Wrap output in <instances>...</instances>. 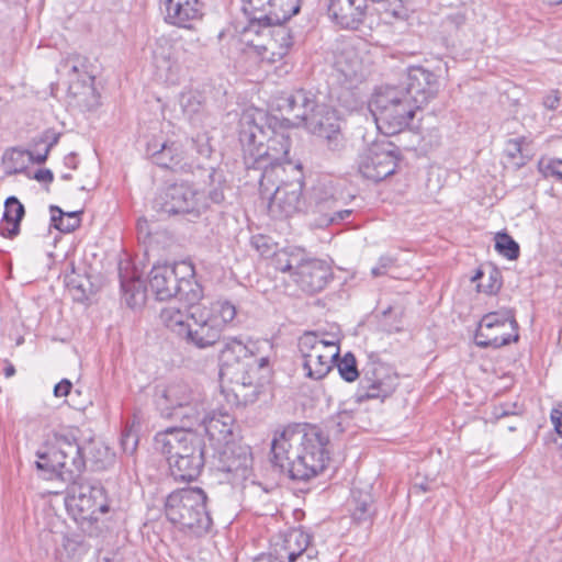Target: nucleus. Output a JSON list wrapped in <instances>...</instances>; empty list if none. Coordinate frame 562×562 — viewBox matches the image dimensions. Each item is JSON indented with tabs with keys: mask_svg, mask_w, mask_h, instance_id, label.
<instances>
[{
	"mask_svg": "<svg viewBox=\"0 0 562 562\" xmlns=\"http://www.w3.org/2000/svg\"><path fill=\"white\" fill-rule=\"evenodd\" d=\"M328 438L315 426H286L271 442L272 462L292 480L308 481L323 472L329 461Z\"/></svg>",
	"mask_w": 562,
	"mask_h": 562,
	"instance_id": "obj_1",
	"label": "nucleus"
},
{
	"mask_svg": "<svg viewBox=\"0 0 562 562\" xmlns=\"http://www.w3.org/2000/svg\"><path fill=\"white\" fill-rule=\"evenodd\" d=\"M261 345L268 341L229 338L221 350L220 375L232 384L238 404L248 405L256 402L270 376L269 357L261 356Z\"/></svg>",
	"mask_w": 562,
	"mask_h": 562,
	"instance_id": "obj_2",
	"label": "nucleus"
},
{
	"mask_svg": "<svg viewBox=\"0 0 562 562\" xmlns=\"http://www.w3.org/2000/svg\"><path fill=\"white\" fill-rule=\"evenodd\" d=\"M266 111L249 108L239 119V143L245 166L283 165L290 162L291 139L274 131Z\"/></svg>",
	"mask_w": 562,
	"mask_h": 562,
	"instance_id": "obj_3",
	"label": "nucleus"
},
{
	"mask_svg": "<svg viewBox=\"0 0 562 562\" xmlns=\"http://www.w3.org/2000/svg\"><path fill=\"white\" fill-rule=\"evenodd\" d=\"M154 447L166 457L176 481L192 482L198 479L205 463V442L200 434L168 428L156 434Z\"/></svg>",
	"mask_w": 562,
	"mask_h": 562,
	"instance_id": "obj_4",
	"label": "nucleus"
},
{
	"mask_svg": "<svg viewBox=\"0 0 562 562\" xmlns=\"http://www.w3.org/2000/svg\"><path fill=\"white\" fill-rule=\"evenodd\" d=\"M79 451V443L76 440L71 441L55 431L43 434L41 447L37 449V481H52L56 486L48 488L37 485L42 495L59 494L64 482L63 470L70 474L83 471Z\"/></svg>",
	"mask_w": 562,
	"mask_h": 562,
	"instance_id": "obj_5",
	"label": "nucleus"
},
{
	"mask_svg": "<svg viewBox=\"0 0 562 562\" xmlns=\"http://www.w3.org/2000/svg\"><path fill=\"white\" fill-rule=\"evenodd\" d=\"M206 504L207 495L201 487L179 488L167 496L165 514L181 531L201 538L213 526Z\"/></svg>",
	"mask_w": 562,
	"mask_h": 562,
	"instance_id": "obj_6",
	"label": "nucleus"
},
{
	"mask_svg": "<svg viewBox=\"0 0 562 562\" xmlns=\"http://www.w3.org/2000/svg\"><path fill=\"white\" fill-rule=\"evenodd\" d=\"M370 110L379 131L391 136L408 126L418 105L412 104V100L396 86H387L374 94L370 102Z\"/></svg>",
	"mask_w": 562,
	"mask_h": 562,
	"instance_id": "obj_7",
	"label": "nucleus"
},
{
	"mask_svg": "<svg viewBox=\"0 0 562 562\" xmlns=\"http://www.w3.org/2000/svg\"><path fill=\"white\" fill-rule=\"evenodd\" d=\"M209 207L204 193L189 182L169 184L154 200L158 212L187 216L190 221L199 218Z\"/></svg>",
	"mask_w": 562,
	"mask_h": 562,
	"instance_id": "obj_8",
	"label": "nucleus"
},
{
	"mask_svg": "<svg viewBox=\"0 0 562 562\" xmlns=\"http://www.w3.org/2000/svg\"><path fill=\"white\" fill-rule=\"evenodd\" d=\"M518 323L512 310H502L485 314L479 322L474 341L480 348H501L517 342Z\"/></svg>",
	"mask_w": 562,
	"mask_h": 562,
	"instance_id": "obj_9",
	"label": "nucleus"
},
{
	"mask_svg": "<svg viewBox=\"0 0 562 562\" xmlns=\"http://www.w3.org/2000/svg\"><path fill=\"white\" fill-rule=\"evenodd\" d=\"M361 372L362 376L355 393V401L358 404L369 400L384 401L394 393L398 385L397 373L373 356H370Z\"/></svg>",
	"mask_w": 562,
	"mask_h": 562,
	"instance_id": "obj_10",
	"label": "nucleus"
},
{
	"mask_svg": "<svg viewBox=\"0 0 562 562\" xmlns=\"http://www.w3.org/2000/svg\"><path fill=\"white\" fill-rule=\"evenodd\" d=\"M400 157L398 148L392 143H375L361 156L360 173L369 180L380 182L395 173Z\"/></svg>",
	"mask_w": 562,
	"mask_h": 562,
	"instance_id": "obj_11",
	"label": "nucleus"
},
{
	"mask_svg": "<svg viewBox=\"0 0 562 562\" xmlns=\"http://www.w3.org/2000/svg\"><path fill=\"white\" fill-rule=\"evenodd\" d=\"M258 37H267V41L249 40L247 45L252 48L254 54L261 63L273 65L281 61L290 52L294 44L292 31L285 25L262 26L260 27Z\"/></svg>",
	"mask_w": 562,
	"mask_h": 562,
	"instance_id": "obj_12",
	"label": "nucleus"
},
{
	"mask_svg": "<svg viewBox=\"0 0 562 562\" xmlns=\"http://www.w3.org/2000/svg\"><path fill=\"white\" fill-rule=\"evenodd\" d=\"M68 505L83 520H98L100 514L109 512L105 491L98 482H75L71 486V496L69 497Z\"/></svg>",
	"mask_w": 562,
	"mask_h": 562,
	"instance_id": "obj_13",
	"label": "nucleus"
},
{
	"mask_svg": "<svg viewBox=\"0 0 562 562\" xmlns=\"http://www.w3.org/2000/svg\"><path fill=\"white\" fill-rule=\"evenodd\" d=\"M396 87L403 90L404 95L412 100V104L418 105L420 110L437 98L440 81L435 72L422 66H411L407 68L404 80Z\"/></svg>",
	"mask_w": 562,
	"mask_h": 562,
	"instance_id": "obj_14",
	"label": "nucleus"
},
{
	"mask_svg": "<svg viewBox=\"0 0 562 562\" xmlns=\"http://www.w3.org/2000/svg\"><path fill=\"white\" fill-rule=\"evenodd\" d=\"M303 126L313 135L323 138L329 150L339 153L345 148L340 121L334 109L318 103Z\"/></svg>",
	"mask_w": 562,
	"mask_h": 562,
	"instance_id": "obj_15",
	"label": "nucleus"
},
{
	"mask_svg": "<svg viewBox=\"0 0 562 562\" xmlns=\"http://www.w3.org/2000/svg\"><path fill=\"white\" fill-rule=\"evenodd\" d=\"M221 337V322L207 308L190 311V324L182 337L187 345L205 349L218 342Z\"/></svg>",
	"mask_w": 562,
	"mask_h": 562,
	"instance_id": "obj_16",
	"label": "nucleus"
},
{
	"mask_svg": "<svg viewBox=\"0 0 562 562\" xmlns=\"http://www.w3.org/2000/svg\"><path fill=\"white\" fill-rule=\"evenodd\" d=\"M303 181L301 179L283 182L269 195L268 212L271 217L283 220L294 214L307 212V203L302 198Z\"/></svg>",
	"mask_w": 562,
	"mask_h": 562,
	"instance_id": "obj_17",
	"label": "nucleus"
},
{
	"mask_svg": "<svg viewBox=\"0 0 562 562\" xmlns=\"http://www.w3.org/2000/svg\"><path fill=\"white\" fill-rule=\"evenodd\" d=\"M292 276L304 292L314 294L325 289L333 278V270L324 260L305 259L296 263Z\"/></svg>",
	"mask_w": 562,
	"mask_h": 562,
	"instance_id": "obj_18",
	"label": "nucleus"
},
{
	"mask_svg": "<svg viewBox=\"0 0 562 562\" xmlns=\"http://www.w3.org/2000/svg\"><path fill=\"white\" fill-rule=\"evenodd\" d=\"M318 103L314 92L306 89H297L281 95L278 99V109L295 120L294 125L300 126L304 125Z\"/></svg>",
	"mask_w": 562,
	"mask_h": 562,
	"instance_id": "obj_19",
	"label": "nucleus"
},
{
	"mask_svg": "<svg viewBox=\"0 0 562 562\" xmlns=\"http://www.w3.org/2000/svg\"><path fill=\"white\" fill-rule=\"evenodd\" d=\"M342 196L333 180L318 181L312 189L307 212L318 215L319 225H323L339 205Z\"/></svg>",
	"mask_w": 562,
	"mask_h": 562,
	"instance_id": "obj_20",
	"label": "nucleus"
},
{
	"mask_svg": "<svg viewBox=\"0 0 562 562\" xmlns=\"http://www.w3.org/2000/svg\"><path fill=\"white\" fill-rule=\"evenodd\" d=\"M329 18L340 27L357 30L364 21L366 0H327Z\"/></svg>",
	"mask_w": 562,
	"mask_h": 562,
	"instance_id": "obj_21",
	"label": "nucleus"
},
{
	"mask_svg": "<svg viewBox=\"0 0 562 562\" xmlns=\"http://www.w3.org/2000/svg\"><path fill=\"white\" fill-rule=\"evenodd\" d=\"M193 392L186 383H171L166 386H157L155 391V405L165 418L172 416L176 409L183 403H189Z\"/></svg>",
	"mask_w": 562,
	"mask_h": 562,
	"instance_id": "obj_22",
	"label": "nucleus"
},
{
	"mask_svg": "<svg viewBox=\"0 0 562 562\" xmlns=\"http://www.w3.org/2000/svg\"><path fill=\"white\" fill-rule=\"evenodd\" d=\"M165 4L166 21L172 25L192 29V22L203 16L200 0H160Z\"/></svg>",
	"mask_w": 562,
	"mask_h": 562,
	"instance_id": "obj_23",
	"label": "nucleus"
},
{
	"mask_svg": "<svg viewBox=\"0 0 562 562\" xmlns=\"http://www.w3.org/2000/svg\"><path fill=\"white\" fill-rule=\"evenodd\" d=\"M178 262L154 266L148 276V286L159 301L175 297L178 281Z\"/></svg>",
	"mask_w": 562,
	"mask_h": 562,
	"instance_id": "obj_24",
	"label": "nucleus"
},
{
	"mask_svg": "<svg viewBox=\"0 0 562 562\" xmlns=\"http://www.w3.org/2000/svg\"><path fill=\"white\" fill-rule=\"evenodd\" d=\"M146 154L157 166L173 171L184 170V151L181 144L177 142L157 140L147 144Z\"/></svg>",
	"mask_w": 562,
	"mask_h": 562,
	"instance_id": "obj_25",
	"label": "nucleus"
},
{
	"mask_svg": "<svg viewBox=\"0 0 562 562\" xmlns=\"http://www.w3.org/2000/svg\"><path fill=\"white\" fill-rule=\"evenodd\" d=\"M178 281L175 296L188 303L190 311L195 310V304L203 297V288L195 280V268L190 260L178 262Z\"/></svg>",
	"mask_w": 562,
	"mask_h": 562,
	"instance_id": "obj_26",
	"label": "nucleus"
},
{
	"mask_svg": "<svg viewBox=\"0 0 562 562\" xmlns=\"http://www.w3.org/2000/svg\"><path fill=\"white\" fill-rule=\"evenodd\" d=\"M65 85H67V98L70 105L88 111L94 110L99 105L100 95L94 87L93 75H90L89 78L68 80Z\"/></svg>",
	"mask_w": 562,
	"mask_h": 562,
	"instance_id": "obj_27",
	"label": "nucleus"
},
{
	"mask_svg": "<svg viewBox=\"0 0 562 562\" xmlns=\"http://www.w3.org/2000/svg\"><path fill=\"white\" fill-rule=\"evenodd\" d=\"M311 540L310 533L301 529H293L283 537L281 542L274 543L271 549L284 562H294L301 554L313 548Z\"/></svg>",
	"mask_w": 562,
	"mask_h": 562,
	"instance_id": "obj_28",
	"label": "nucleus"
},
{
	"mask_svg": "<svg viewBox=\"0 0 562 562\" xmlns=\"http://www.w3.org/2000/svg\"><path fill=\"white\" fill-rule=\"evenodd\" d=\"M234 418L228 413L213 412L202 419V430L212 441L227 442L233 435Z\"/></svg>",
	"mask_w": 562,
	"mask_h": 562,
	"instance_id": "obj_29",
	"label": "nucleus"
},
{
	"mask_svg": "<svg viewBox=\"0 0 562 562\" xmlns=\"http://www.w3.org/2000/svg\"><path fill=\"white\" fill-rule=\"evenodd\" d=\"M302 0H267V15H262L265 26L284 25L301 10Z\"/></svg>",
	"mask_w": 562,
	"mask_h": 562,
	"instance_id": "obj_30",
	"label": "nucleus"
},
{
	"mask_svg": "<svg viewBox=\"0 0 562 562\" xmlns=\"http://www.w3.org/2000/svg\"><path fill=\"white\" fill-rule=\"evenodd\" d=\"M78 456L83 461V470L89 462L94 470H104L113 460L110 449L101 441L89 440L79 443Z\"/></svg>",
	"mask_w": 562,
	"mask_h": 562,
	"instance_id": "obj_31",
	"label": "nucleus"
},
{
	"mask_svg": "<svg viewBox=\"0 0 562 562\" xmlns=\"http://www.w3.org/2000/svg\"><path fill=\"white\" fill-rule=\"evenodd\" d=\"M91 64L86 56L77 53L68 54L57 66V72L66 81L89 78L92 75Z\"/></svg>",
	"mask_w": 562,
	"mask_h": 562,
	"instance_id": "obj_32",
	"label": "nucleus"
},
{
	"mask_svg": "<svg viewBox=\"0 0 562 562\" xmlns=\"http://www.w3.org/2000/svg\"><path fill=\"white\" fill-rule=\"evenodd\" d=\"M89 547L83 541L80 532L67 533L63 538L61 546L57 549L59 562H82L88 555Z\"/></svg>",
	"mask_w": 562,
	"mask_h": 562,
	"instance_id": "obj_33",
	"label": "nucleus"
},
{
	"mask_svg": "<svg viewBox=\"0 0 562 562\" xmlns=\"http://www.w3.org/2000/svg\"><path fill=\"white\" fill-rule=\"evenodd\" d=\"M339 356L338 348L321 351L316 356H308L306 362H303L305 375L313 380H321L326 376L333 368V362Z\"/></svg>",
	"mask_w": 562,
	"mask_h": 562,
	"instance_id": "obj_34",
	"label": "nucleus"
},
{
	"mask_svg": "<svg viewBox=\"0 0 562 562\" xmlns=\"http://www.w3.org/2000/svg\"><path fill=\"white\" fill-rule=\"evenodd\" d=\"M24 216V206L15 196L5 200L4 212L0 222V235L13 238L19 234L20 222Z\"/></svg>",
	"mask_w": 562,
	"mask_h": 562,
	"instance_id": "obj_35",
	"label": "nucleus"
},
{
	"mask_svg": "<svg viewBox=\"0 0 562 562\" xmlns=\"http://www.w3.org/2000/svg\"><path fill=\"white\" fill-rule=\"evenodd\" d=\"M204 412L203 403H201L194 395L191 397L189 403H183L181 407L176 409V413H172V416H169V419L177 420L181 424L179 429H184L187 431H192L191 428L194 425H202V414Z\"/></svg>",
	"mask_w": 562,
	"mask_h": 562,
	"instance_id": "obj_36",
	"label": "nucleus"
},
{
	"mask_svg": "<svg viewBox=\"0 0 562 562\" xmlns=\"http://www.w3.org/2000/svg\"><path fill=\"white\" fill-rule=\"evenodd\" d=\"M373 497L368 490L353 487L351 490L350 510L355 521L362 522L370 520L373 515Z\"/></svg>",
	"mask_w": 562,
	"mask_h": 562,
	"instance_id": "obj_37",
	"label": "nucleus"
},
{
	"mask_svg": "<svg viewBox=\"0 0 562 562\" xmlns=\"http://www.w3.org/2000/svg\"><path fill=\"white\" fill-rule=\"evenodd\" d=\"M241 10L248 18L249 23L245 27V35L248 33L259 34L260 27L265 26L262 15H267V0H241Z\"/></svg>",
	"mask_w": 562,
	"mask_h": 562,
	"instance_id": "obj_38",
	"label": "nucleus"
},
{
	"mask_svg": "<svg viewBox=\"0 0 562 562\" xmlns=\"http://www.w3.org/2000/svg\"><path fill=\"white\" fill-rule=\"evenodd\" d=\"M34 156L29 150L11 148L3 154L2 167L5 175L23 172L30 162L34 161Z\"/></svg>",
	"mask_w": 562,
	"mask_h": 562,
	"instance_id": "obj_39",
	"label": "nucleus"
},
{
	"mask_svg": "<svg viewBox=\"0 0 562 562\" xmlns=\"http://www.w3.org/2000/svg\"><path fill=\"white\" fill-rule=\"evenodd\" d=\"M160 319L167 328L182 339L190 324V313L188 314L176 306H168L161 310Z\"/></svg>",
	"mask_w": 562,
	"mask_h": 562,
	"instance_id": "obj_40",
	"label": "nucleus"
},
{
	"mask_svg": "<svg viewBox=\"0 0 562 562\" xmlns=\"http://www.w3.org/2000/svg\"><path fill=\"white\" fill-rule=\"evenodd\" d=\"M247 170H259V190L260 195L266 199L271 194V190L276 184L277 179L284 172L281 165L274 166L267 164V166H245Z\"/></svg>",
	"mask_w": 562,
	"mask_h": 562,
	"instance_id": "obj_41",
	"label": "nucleus"
},
{
	"mask_svg": "<svg viewBox=\"0 0 562 562\" xmlns=\"http://www.w3.org/2000/svg\"><path fill=\"white\" fill-rule=\"evenodd\" d=\"M297 347L303 358V362H306L310 355L316 356L321 351L334 349L335 344L322 340L316 334L307 331L299 338Z\"/></svg>",
	"mask_w": 562,
	"mask_h": 562,
	"instance_id": "obj_42",
	"label": "nucleus"
},
{
	"mask_svg": "<svg viewBox=\"0 0 562 562\" xmlns=\"http://www.w3.org/2000/svg\"><path fill=\"white\" fill-rule=\"evenodd\" d=\"M121 286L126 304L131 308H137L146 302V289L138 279L122 280Z\"/></svg>",
	"mask_w": 562,
	"mask_h": 562,
	"instance_id": "obj_43",
	"label": "nucleus"
},
{
	"mask_svg": "<svg viewBox=\"0 0 562 562\" xmlns=\"http://www.w3.org/2000/svg\"><path fill=\"white\" fill-rule=\"evenodd\" d=\"M183 114L192 122H200L204 112V101L198 93L188 92L180 97Z\"/></svg>",
	"mask_w": 562,
	"mask_h": 562,
	"instance_id": "obj_44",
	"label": "nucleus"
},
{
	"mask_svg": "<svg viewBox=\"0 0 562 562\" xmlns=\"http://www.w3.org/2000/svg\"><path fill=\"white\" fill-rule=\"evenodd\" d=\"M485 277V272L482 269H479L475 274L472 277V282H477V291L486 294L496 293L502 286V278L498 269L494 267H488V278L487 282H481V280Z\"/></svg>",
	"mask_w": 562,
	"mask_h": 562,
	"instance_id": "obj_45",
	"label": "nucleus"
},
{
	"mask_svg": "<svg viewBox=\"0 0 562 562\" xmlns=\"http://www.w3.org/2000/svg\"><path fill=\"white\" fill-rule=\"evenodd\" d=\"M335 361L340 376L346 382H355L360 376L356 357L351 352H347L341 358H336Z\"/></svg>",
	"mask_w": 562,
	"mask_h": 562,
	"instance_id": "obj_46",
	"label": "nucleus"
},
{
	"mask_svg": "<svg viewBox=\"0 0 562 562\" xmlns=\"http://www.w3.org/2000/svg\"><path fill=\"white\" fill-rule=\"evenodd\" d=\"M495 249L498 254L509 260H515L519 257V245L507 233H497L495 236Z\"/></svg>",
	"mask_w": 562,
	"mask_h": 562,
	"instance_id": "obj_47",
	"label": "nucleus"
},
{
	"mask_svg": "<svg viewBox=\"0 0 562 562\" xmlns=\"http://www.w3.org/2000/svg\"><path fill=\"white\" fill-rule=\"evenodd\" d=\"M209 312H211L212 316L216 317L221 322L222 329L236 316V307L228 301L214 302Z\"/></svg>",
	"mask_w": 562,
	"mask_h": 562,
	"instance_id": "obj_48",
	"label": "nucleus"
},
{
	"mask_svg": "<svg viewBox=\"0 0 562 562\" xmlns=\"http://www.w3.org/2000/svg\"><path fill=\"white\" fill-rule=\"evenodd\" d=\"M50 221L55 228L64 233H70L80 225V220L65 217V212L58 206H50Z\"/></svg>",
	"mask_w": 562,
	"mask_h": 562,
	"instance_id": "obj_49",
	"label": "nucleus"
},
{
	"mask_svg": "<svg viewBox=\"0 0 562 562\" xmlns=\"http://www.w3.org/2000/svg\"><path fill=\"white\" fill-rule=\"evenodd\" d=\"M299 262L296 256L289 255L284 250L276 252L272 258L274 268L281 272H291Z\"/></svg>",
	"mask_w": 562,
	"mask_h": 562,
	"instance_id": "obj_50",
	"label": "nucleus"
},
{
	"mask_svg": "<svg viewBox=\"0 0 562 562\" xmlns=\"http://www.w3.org/2000/svg\"><path fill=\"white\" fill-rule=\"evenodd\" d=\"M506 155L516 168L526 165V157L522 155L521 139H509L506 145Z\"/></svg>",
	"mask_w": 562,
	"mask_h": 562,
	"instance_id": "obj_51",
	"label": "nucleus"
},
{
	"mask_svg": "<svg viewBox=\"0 0 562 562\" xmlns=\"http://www.w3.org/2000/svg\"><path fill=\"white\" fill-rule=\"evenodd\" d=\"M539 169L546 177H554L562 180V160L561 159H541Z\"/></svg>",
	"mask_w": 562,
	"mask_h": 562,
	"instance_id": "obj_52",
	"label": "nucleus"
},
{
	"mask_svg": "<svg viewBox=\"0 0 562 562\" xmlns=\"http://www.w3.org/2000/svg\"><path fill=\"white\" fill-rule=\"evenodd\" d=\"M251 461L252 460H251L250 453L244 450L238 456V459L236 461L233 460L231 463L227 464L226 470L228 472H235V473L240 474L241 476H245L248 469L251 465Z\"/></svg>",
	"mask_w": 562,
	"mask_h": 562,
	"instance_id": "obj_53",
	"label": "nucleus"
},
{
	"mask_svg": "<svg viewBox=\"0 0 562 562\" xmlns=\"http://www.w3.org/2000/svg\"><path fill=\"white\" fill-rule=\"evenodd\" d=\"M192 145L201 157H211L213 149L206 135L202 134L198 135L195 138H192Z\"/></svg>",
	"mask_w": 562,
	"mask_h": 562,
	"instance_id": "obj_54",
	"label": "nucleus"
},
{
	"mask_svg": "<svg viewBox=\"0 0 562 562\" xmlns=\"http://www.w3.org/2000/svg\"><path fill=\"white\" fill-rule=\"evenodd\" d=\"M395 258L391 256H381L379 258L378 265L372 268L371 273L374 278L384 276L387 273L390 269L395 267Z\"/></svg>",
	"mask_w": 562,
	"mask_h": 562,
	"instance_id": "obj_55",
	"label": "nucleus"
},
{
	"mask_svg": "<svg viewBox=\"0 0 562 562\" xmlns=\"http://www.w3.org/2000/svg\"><path fill=\"white\" fill-rule=\"evenodd\" d=\"M138 442L137 435L134 434L131 429H125L121 436V446L124 452L133 453L136 450Z\"/></svg>",
	"mask_w": 562,
	"mask_h": 562,
	"instance_id": "obj_56",
	"label": "nucleus"
},
{
	"mask_svg": "<svg viewBox=\"0 0 562 562\" xmlns=\"http://www.w3.org/2000/svg\"><path fill=\"white\" fill-rule=\"evenodd\" d=\"M352 214V210L350 209H340L339 205L333 211L323 225H329L334 223H340L349 218Z\"/></svg>",
	"mask_w": 562,
	"mask_h": 562,
	"instance_id": "obj_57",
	"label": "nucleus"
},
{
	"mask_svg": "<svg viewBox=\"0 0 562 562\" xmlns=\"http://www.w3.org/2000/svg\"><path fill=\"white\" fill-rule=\"evenodd\" d=\"M251 244L263 256H269L270 254H272V248L269 245V240L263 235L254 236L251 239Z\"/></svg>",
	"mask_w": 562,
	"mask_h": 562,
	"instance_id": "obj_58",
	"label": "nucleus"
},
{
	"mask_svg": "<svg viewBox=\"0 0 562 562\" xmlns=\"http://www.w3.org/2000/svg\"><path fill=\"white\" fill-rule=\"evenodd\" d=\"M561 92L559 90H552L549 94L543 98V105L548 110L554 111L560 106Z\"/></svg>",
	"mask_w": 562,
	"mask_h": 562,
	"instance_id": "obj_59",
	"label": "nucleus"
},
{
	"mask_svg": "<svg viewBox=\"0 0 562 562\" xmlns=\"http://www.w3.org/2000/svg\"><path fill=\"white\" fill-rule=\"evenodd\" d=\"M465 20H467L465 14L461 11H458V12L447 15L445 19V24L448 26H453L456 29H459L460 26H462L465 23Z\"/></svg>",
	"mask_w": 562,
	"mask_h": 562,
	"instance_id": "obj_60",
	"label": "nucleus"
},
{
	"mask_svg": "<svg viewBox=\"0 0 562 562\" xmlns=\"http://www.w3.org/2000/svg\"><path fill=\"white\" fill-rule=\"evenodd\" d=\"M72 387V383L68 379H63L54 386V395L56 397L67 396Z\"/></svg>",
	"mask_w": 562,
	"mask_h": 562,
	"instance_id": "obj_61",
	"label": "nucleus"
},
{
	"mask_svg": "<svg viewBox=\"0 0 562 562\" xmlns=\"http://www.w3.org/2000/svg\"><path fill=\"white\" fill-rule=\"evenodd\" d=\"M550 419L554 426L558 435L562 436V406L553 408L550 414Z\"/></svg>",
	"mask_w": 562,
	"mask_h": 562,
	"instance_id": "obj_62",
	"label": "nucleus"
},
{
	"mask_svg": "<svg viewBox=\"0 0 562 562\" xmlns=\"http://www.w3.org/2000/svg\"><path fill=\"white\" fill-rule=\"evenodd\" d=\"M207 200L213 204H221L225 200L224 191L221 187L213 188L210 190L207 196H205V202L207 203Z\"/></svg>",
	"mask_w": 562,
	"mask_h": 562,
	"instance_id": "obj_63",
	"label": "nucleus"
},
{
	"mask_svg": "<svg viewBox=\"0 0 562 562\" xmlns=\"http://www.w3.org/2000/svg\"><path fill=\"white\" fill-rule=\"evenodd\" d=\"M294 562H319L318 551L313 547L307 552L301 554Z\"/></svg>",
	"mask_w": 562,
	"mask_h": 562,
	"instance_id": "obj_64",
	"label": "nucleus"
}]
</instances>
